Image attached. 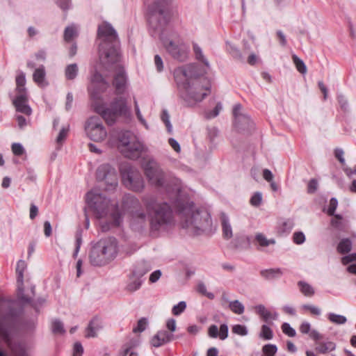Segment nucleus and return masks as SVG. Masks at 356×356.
Returning <instances> with one entry per match:
<instances>
[{"instance_id":"8fccbe9b","label":"nucleus","mask_w":356,"mask_h":356,"mask_svg":"<svg viewBox=\"0 0 356 356\" xmlns=\"http://www.w3.org/2000/svg\"><path fill=\"white\" fill-rule=\"evenodd\" d=\"M161 120L165 123L168 132L171 133L172 130V126L170 121V115L167 110H163L161 114Z\"/></svg>"},{"instance_id":"f03ea898","label":"nucleus","mask_w":356,"mask_h":356,"mask_svg":"<svg viewBox=\"0 0 356 356\" xmlns=\"http://www.w3.org/2000/svg\"><path fill=\"white\" fill-rule=\"evenodd\" d=\"M142 202L145 212L136 211L133 218L140 222H145L147 217L149 220L151 229L159 231L173 222L172 207L165 201H159L152 195H144Z\"/></svg>"},{"instance_id":"a19ab883","label":"nucleus","mask_w":356,"mask_h":356,"mask_svg":"<svg viewBox=\"0 0 356 356\" xmlns=\"http://www.w3.org/2000/svg\"><path fill=\"white\" fill-rule=\"evenodd\" d=\"M292 58L298 71L302 74H306L307 67L303 60L298 58L296 55H293Z\"/></svg>"},{"instance_id":"4be33fe9","label":"nucleus","mask_w":356,"mask_h":356,"mask_svg":"<svg viewBox=\"0 0 356 356\" xmlns=\"http://www.w3.org/2000/svg\"><path fill=\"white\" fill-rule=\"evenodd\" d=\"M220 221L223 237L228 240L233 236L232 227L229 222L228 216L224 213H220Z\"/></svg>"},{"instance_id":"393cba45","label":"nucleus","mask_w":356,"mask_h":356,"mask_svg":"<svg viewBox=\"0 0 356 356\" xmlns=\"http://www.w3.org/2000/svg\"><path fill=\"white\" fill-rule=\"evenodd\" d=\"M102 327L100 320L97 318H94L89 323L86 328V337L88 338L97 337V332Z\"/></svg>"},{"instance_id":"bb28decb","label":"nucleus","mask_w":356,"mask_h":356,"mask_svg":"<svg viewBox=\"0 0 356 356\" xmlns=\"http://www.w3.org/2000/svg\"><path fill=\"white\" fill-rule=\"evenodd\" d=\"M337 345L332 341L319 343L315 348V350L320 354H327L336 349Z\"/></svg>"},{"instance_id":"680f3d73","label":"nucleus","mask_w":356,"mask_h":356,"mask_svg":"<svg viewBox=\"0 0 356 356\" xmlns=\"http://www.w3.org/2000/svg\"><path fill=\"white\" fill-rule=\"evenodd\" d=\"M218 327L216 325H211L208 330V335L211 338H217L218 337Z\"/></svg>"},{"instance_id":"dca6fc26","label":"nucleus","mask_w":356,"mask_h":356,"mask_svg":"<svg viewBox=\"0 0 356 356\" xmlns=\"http://www.w3.org/2000/svg\"><path fill=\"white\" fill-rule=\"evenodd\" d=\"M26 264L24 260H19L17 263L16 273H17V296L19 299L24 302L29 303L31 302V298L27 297L24 293V272L26 269Z\"/></svg>"},{"instance_id":"1a4fd4ad","label":"nucleus","mask_w":356,"mask_h":356,"mask_svg":"<svg viewBox=\"0 0 356 356\" xmlns=\"http://www.w3.org/2000/svg\"><path fill=\"white\" fill-rule=\"evenodd\" d=\"M162 42L166 51L173 58L181 62L187 59L189 47L179 35L172 34L170 38H162Z\"/></svg>"},{"instance_id":"13d9d810","label":"nucleus","mask_w":356,"mask_h":356,"mask_svg":"<svg viewBox=\"0 0 356 356\" xmlns=\"http://www.w3.org/2000/svg\"><path fill=\"white\" fill-rule=\"evenodd\" d=\"M12 152L16 156H21L24 153L25 150L20 143H13L12 145Z\"/></svg>"},{"instance_id":"a878e982","label":"nucleus","mask_w":356,"mask_h":356,"mask_svg":"<svg viewBox=\"0 0 356 356\" xmlns=\"http://www.w3.org/2000/svg\"><path fill=\"white\" fill-rule=\"evenodd\" d=\"M260 275L267 280H272L280 277L282 271L280 268H269L261 270Z\"/></svg>"},{"instance_id":"bf43d9fd","label":"nucleus","mask_w":356,"mask_h":356,"mask_svg":"<svg viewBox=\"0 0 356 356\" xmlns=\"http://www.w3.org/2000/svg\"><path fill=\"white\" fill-rule=\"evenodd\" d=\"M218 337L221 340H225L228 337V326L226 324H222L220 326Z\"/></svg>"},{"instance_id":"a18cd8bd","label":"nucleus","mask_w":356,"mask_h":356,"mask_svg":"<svg viewBox=\"0 0 356 356\" xmlns=\"http://www.w3.org/2000/svg\"><path fill=\"white\" fill-rule=\"evenodd\" d=\"M70 130V126L67 125L63 127L60 130L59 134L56 138V143L58 144H61L67 138L68 132Z\"/></svg>"},{"instance_id":"58836bf2","label":"nucleus","mask_w":356,"mask_h":356,"mask_svg":"<svg viewBox=\"0 0 356 356\" xmlns=\"http://www.w3.org/2000/svg\"><path fill=\"white\" fill-rule=\"evenodd\" d=\"M51 330L55 334H63L65 332L63 323L58 319H56L52 322Z\"/></svg>"},{"instance_id":"5701e85b","label":"nucleus","mask_w":356,"mask_h":356,"mask_svg":"<svg viewBox=\"0 0 356 356\" xmlns=\"http://www.w3.org/2000/svg\"><path fill=\"white\" fill-rule=\"evenodd\" d=\"M151 265L145 261H140L134 266L132 274L133 277H142L151 270Z\"/></svg>"},{"instance_id":"6ab92c4d","label":"nucleus","mask_w":356,"mask_h":356,"mask_svg":"<svg viewBox=\"0 0 356 356\" xmlns=\"http://www.w3.org/2000/svg\"><path fill=\"white\" fill-rule=\"evenodd\" d=\"M28 96L27 93L17 94L15 99L13 100V104L16 108L17 111L22 113L25 115H30L32 113L31 107L28 105Z\"/></svg>"},{"instance_id":"0eeeda50","label":"nucleus","mask_w":356,"mask_h":356,"mask_svg":"<svg viewBox=\"0 0 356 356\" xmlns=\"http://www.w3.org/2000/svg\"><path fill=\"white\" fill-rule=\"evenodd\" d=\"M149 0H145L147 6V20L149 26L154 30H159L167 22V11L169 0L155 1L149 4Z\"/></svg>"},{"instance_id":"338daca9","label":"nucleus","mask_w":356,"mask_h":356,"mask_svg":"<svg viewBox=\"0 0 356 356\" xmlns=\"http://www.w3.org/2000/svg\"><path fill=\"white\" fill-rule=\"evenodd\" d=\"M154 64L156 67L158 72H161L163 69V60L159 55H156L154 56Z\"/></svg>"},{"instance_id":"0e129e2a","label":"nucleus","mask_w":356,"mask_h":356,"mask_svg":"<svg viewBox=\"0 0 356 356\" xmlns=\"http://www.w3.org/2000/svg\"><path fill=\"white\" fill-rule=\"evenodd\" d=\"M356 261V252L344 256L341 259V263L343 265H347L351 261Z\"/></svg>"},{"instance_id":"2eb2a0df","label":"nucleus","mask_w":356,"mask_h":356,"mask_svg":"<svg viewBox=\"0 0 356 356\" xmlns=\"http://www.w3.org/2000/svg\"><path fill=\"white\" fill-rule=\"evenodd\" d=\"M108 83L103 78L102 75L95 72L90 79L88 91L91 97L98 99L99 95L104 92L108 87Z\"/></svg>"},{"instance_id":"a211bd4d","label":"nucleus","mask_w":356,"mask_h":356,"mask_svg":"<svg viewBox=\"0 0 356 356\" xmlns=\"http://www.w3.org/2000/svg\"><path fill=\"white\" fill-rule=\"evenodd\" d=\"M89 260L92 265L96 266H102L108 264L97 243L92 247L90 251Z\"/></svg>"},{"instance_id":"9d476101","label":"nucleus","mask_w":356,"mask_h":356,"mask_svg":"<svg viewBox=\"0 0 356 356\" xmlns=\"http://www.w3.org/2000/svg\"><path fill=\"white\" fill-rule=\"evenodd\" d=\"M143 168L148 181L154 186L165 188L170 192L166 184V177L159 164L154 159H148Z\"/></svg>"},{"instance_id":"69168bd1","label":"nucleus","mask_w":356,"mask_h":356,"mask_svg":"<svg viewBox=\"0 0 356 356\" xmlns=\"http://www.w3.org/2000/svg\"><path fill=\"white\" fill-rule=\"evenodd\" d=\"M343 154H344V152L342 149H341V148L335 149L334 156L341 164H344V163H345Z\"/></svg>"},{"instance_id":"f8f14e48","label":"nucleus","mask_w":356,"mask_h":356,"mask_svg":"<svg viewBox=\"0 0 356 356\" xmlns=\"http://www.w3.org/2000/svg\"><path fill=\"white\" fill-rule=\"evenodd\" d=\"M85 131L88 137L95 142H102L107 136L106 129L98 116H92L86 120Z\"/></svg>"},{"instance_id":"473e14b6","label":"nucleus","mask_w":356,"mask_h":356,"mask_svg":"<svg viewBox=\"0 0 356 356\" xmlns=\"http://www.w3.org/2000/svg\"><path fill=\"white\" fill-rule=\"evenodd\" d=\"M139 204L138 200L131 194H126L122 199V204L124 208L134 207Z\"/></svg>"},{"instance_id":"09e8293b","label":"nucleus","mask_w":356,"mask_h":356,"mask_svg":"<svg viewBox=\"0 0 356 356\" xmlns=\"http://www.w3.org/2000/svg\"><path fill=\"white\" fill-rule=\"evenodd\" d=\"M282 330L286 335L293 337L296 334V330L288 323H284L282 325Z\"/></svg>"},{"instance_id":"cd10ccee","label":"nucleus","mask_w":356,"mask_h":356,"mask_svg":"<svg viewBox=\"0 0 356 356\" xmlns=\"http://www.w3.org/2000/svg\"><path fill=\"white\" fill-rule=\"evenodd\" d=\"M16 90L17 92V94L21 93H27L26 88H25L26 85V76L25 74L23 72H19L16 79Z\"/></svg>"},{"instance_id":"f704fd0d","label":"nucleus","mask_w":356,"mask_h":356,"mask_svg":"<svg viewBox=\"0 0 356 356\" xmlns=\"http://www.w3.org/2000/svg\"><path fill=\"white\" fill-rule=\"evenodd\" d=\"M255 310L257 313L260 315L266 321H268L270 318H276V314L274 317H273L271 313L267 310L265 306L263 305H257L255 307Z\"/></svg>"},{"instance_id":"c03bdc74","label":"nucleus","mask_w":356,"mask_h":356,"mask_svg":"<svg viewBox=\"0 0 356 356\" xmlns=\"http://www.w3.org/2000/svg\"><path fill=\"white\" fill-rule=\"evenodd\" d=\"M186 308V302L185 301H180L178 304L173 306L172 309V313L175 316H179L182 312H184V310Z\"/></svg>"},{"instance_id":"79ce46f5","label":"nucleus","mask_w":356,"mask_h":356,"mask_svg":"<svg viewBox=\"0 0 356 356\" xmlns=\"http://www.w3.org/2000/svg\"><path fill=\"white\" fill-rule=\"evenodd\" d=\"M76 29L74 25L69 26L65 28L64 31V40L70 42L74 37L76 35Z\"/></svg>"},{"instance_id":"9b49d317","label":"nucleus","mask_w":356,"mask_h":356,"mask_svg":"<svg viewBox=\"0 0 356 356\" xmlns=\"http://www.w3.org/2000/svg\"><path fill=\"white\" fill-rule=\"evenodd\" d=\"M94 110L102 115V118L107 122L112 123L118 115H125L128 113L126 99L124 98H116L111 104V108H104V106L95 104Z\"/></svg>"},{"instance_id":"e2e57ef3","label":"nucleus","mask_w":356,"mask_h":356,"mask_svg":"<svg viewBox=\"0 0 356 356\" xmlns=\"http://www.w3.org/2000/svg\"><path fill=\"white\" fill-rule=\"evenodd\" d=\"M83 348L81 343L76 342L74 346L73 356H82Z\"/></svg>"},{"instance_id":"c85d7f7f","label":"nucleus","mask_w":356,"mask_h":356,"mask_svg":"<svg viewBox=\"0 0 356 356\" xmlns=\"http://www.w3.org/2000/svg\"><path fill=\"white\" fill-rule=\"evenodd\" d=\"M300 291L307 297H312L315 294L314 288L309 283L305 281H299L298 282Z\"/></svg>"},{"instance_id":"c9c22d12","label":"nucleus","mask_w":356,"mask_h":356,"mask_svg":"<svg viewBox=\"0 0 356 356\" xmlns=\"http://www.w3.org/2000/svg\"><path fill=\"white\" fill-rule=\"evenodd\" d=\"M229 308L233 313L238 315L242 314L245 310L244 305L237 300L229 301Z\"/></svg>"},{"instance_id":"2f4dec72","label":"nucleus","mask_w":356,"mask_h":356,"mask_svg":"<svg viewBox=\"0 0 356 356\" xmlns=\"http://www.w3.org/2000/svg\"><path fill=\"white\" fill-rule=\"evenodd\" d=\"M331 225L339 230H343L346 227V222L340 214L334 215L331 220Z\"/></svg>"},{"instance_id":"f3484780","label":"nucleus","mask_w":356,"mask_h":356,"mask_svg":"<svg viewBox=\"0 0 356 356\" xmlns=\"http://www.w3.org/2000/svg\"><path fill=\"white\" fill-rule=\"evenodd\" d=\"M117 72L114 76L113 86L118 94H122L126 89L127 77L124 70L117 65Z\"/></svg>"},{"instance_id":"ddd939ff","label":"nucleus","mask_w":356,"mask_h":356,"mask_svg":"<svg viewBox=\"0 0 356 356\" xmlns=\"http://www.w3.org/2000/svg\"><path fill=\"white\" fill-rule=\"evenodd\" d=\"M97 177L104 181L105 190L112 191L118 186V174L114 168L108 163L101 165L97 170Z\"/></svg>"},{"instance_id":"37998d69","label":"nucleus","mask_w":356,"mask_h":356,"mask_svg":"<svg viewBox=\"0 0 356 356\" xmlns=\"http://www.w3.org/2000/svg\"><path fill=\"white\" fill-rule=\"evenodd\" d=\"M232 331L234 334L239 336H246L248 333L247 327L243 325H234L232 327Z\"/></svg>"},{"instance_id":"b1692460","label":"nucleus","mask_w":356,"mask_h":356,"mask_svg":"<svg viewBox=\"0 0 356 356\" xmlns=\"http://www.w3.org/2000/svg\"><path fill=\"white\" fill-rule=\"evenodd\" d=\"M254 241L255 243L258 245L257 249L259 250H264L265 248H267L270 245L275 244V240L274 238L268 239L262 233H257L255 234Z\"/></svg>"},{"instance_id":"052dcab7","label":"nucleus","mask_w":356,"mask_h":356,"mask_svg":"<svg viewBox=\"0 0 356 356\" xmlns=\"http://www.w3.org/2000/svg\"><path fill=\"white\" fill-rule=\"evenodd\" d=\"M318 188V181L315 179H312L307 186V192L309 193H314Z\"/></svg>"},{"instance_id":"3c124183","label":"nucleus","mask_w":356,"mask_h":356,"mask_svg":"<svg viewBox=\"0 0 356 356\" xmlns=\"http://www.w3.org/2000/svg\"><path fill=\"white\" fill-rule=\"evenodd\" d=\"M337 206H338V201H337V198L332 197L330 200L328 209H327V215H329V216L335 215L334 212L337 208Z\"/></svg>"},{"instance_id":"412c9836","label":"nucleus","mask_w":356,"mask_h":356,"mask_svg":"<svg viewBox=\"0 0 356 356\" xmlns=\"http://www.w3.org/2000/svg\"><path fill=\"white\" fill-rule=\"evenodd\" d=\"M46 70L43 65L35 68L33 74V81L40 87L44 88L49 85L46 79Z\"/></svg>"},{"instance_id":"603ef678","label":"nucleus","mask_w":356,"mask_h":356,"mask_svg":"<svg viewBox=\"0 0 356 356\" xmlns=\"http://www.w3.org/2000/svg\"><path fill=\"white\" fill-rule=\"evenodd\" d=\"M250 204L254 207H259L262 202V194L260 192H256L250 198Z\"/></svg>"},{"instance_id":"6e6552de","label":"nucleus","mask_w":356,"mask_h":356,"mask_svg":"<svg viewBox=\"0 0 356 356\" xmlns=\"http://www.w3.org/2000/svg\"><path fill=\"white\" fill-rule=\"evenodd\" d=\"M120 174L123 185L134 192L140 193L145 188V181L140 171L129 165L120 168Z\"/></svg>"},{"instance_id":"423d86ee","label":"nucleus","mask_w":356,"mask_h":356,"mask_svg":"<svg viewBox=\"0 0 356 356\" xmlns=\"http://www.w3.org/2000/svg\"><path fill=\"white\" fill-rule=\"evenodd\" d=\"M119 143V148L122 154L132 160L139 159L147 150L143 143L129 131L120 134Z\"/></svg>"},{"instance_id":"4d7b16f0","label":"nucleus","mask_w":356,"mask_h":356,"mask_svg":"<svg viewBox=\"0 0 356 356\" xmlns=\"http://www.w3.org/2000/svg\"><path fill=\"white\" fill-rule=\"evenodd\" d=\"M293 242L298 245L302 244L305 241V236L302 232H297L293 236Z\"/></svg>"},{"instance_id":"39448f33","label":"nucleus","mask_w":356,"mask_h":356,"mask_svg":"<svg viewBox=\"0 0 356 356\" xmlns=\"http://www.w3.org/2000/svg\"><path fill=\"white\" fill-rule=\"evenodd\" d=\"M86 201L93 210L98 218L106 217L109 213L114 226H120L122 222V216L118 207L110 204V200L103 196L98 190L92 189L87 193Z\"/></svg>"},{"instance_id":"72a5a7b5","label":"nucleus","mask_w":356,"mask_h":356,"mask_svg":"<svg viewBox=\"0 0 356 356\" xmlns=\"http://www.w3.org/2000/svg\"><path fill=\"white\" fill-rule=\"evenodd\" d=\"M352 242L348 238L342 239L337 246V251L341 254L348 253L351 250Z\"/></svg>"},{"instance_id":"4468645a","label":"nucleus","mask_w":356,"mask_h":356,"mask_svg":"<svg viewBox=\"0 0 356 356\" xmlns=\"http://www.w3.org/2000/svg\"><path fill=\"white\" fill-rule=\"evenodd\" d=\"M97 245L102 250L108 264L117 257L118 245V241L114 237L101 239L97 242Z\"/></svg>"},{"instance_id":"ea45409f","label":"nucleus","mask_w":356,"mask_h":356,"mask_svg":"<svg viewBox=\"0 0 356 356\" xmlns=\"http://www.w3.org/2000/svg\"><path fill=\"white\" fill-rule=\"evenodd\" d=\"M328 319L332 323L337 325H343L346 323L347 321V318L346 316L339 314H336L334 313H330L328 314Z\"/></svg>"},{"instance_id":"774afa93","label":"nucleus","mask_w":356,"mask_h":356,"mask_svg":"<svg viewBox=\"0 0 356 356\" xmlns=\"http://www.w3.org/2000/svg\"><path fill=\"white\" fill-rule=\"evenodd\" d=\"M293 227V222L291 220H287L282 222V229L283 232H290Z\"/></svg>"},{"instance_id":"5fc2aeb1","label":"nucleus","mask_w":356,"mask_h":356,"mask_svg":"<svg viewBox=\"0 0 356 356\" xmlns=\"http://www.w3.org/2000/svg\"><path fill=\"white\" fill-rule=\"evenodd\" d=\"M302 308L305 310H308L312 314L319 316L321 314V310L316 306L312 305H303Z\"/></svg>"},{"instance_id":"aec40b11","label":"nucleus","mask_w":356,"mask_h":356,"mask_svg":"<svg viewBox=\"0 0 356 356\" xmlns=\"http://www.w3.org/2000/svg\"><path fill=\"white\" fill-rule=\"evenodd\" d=\"M174 339L173 334L168 333L165 330L159 331L152 339L151 344L154 347H160Z\"/></svg>"},{"instance_id":"f257e3e1","label":"nucleus","mask_w":356,"mask_h":356,"mask_svg":"<svg viewBox=\"0 0 356 356\" xmlns=\"http://www.w3.org/2000/svg\"><path fill=\"white\" fill-rule=\"evenodd\" d=\"M174 185L172 192L175 193L177 199L175 201L172 200L171 204L177 209L182 227L194 235L211 232L212 220L210 213L206 210L195 209L193 204L182 200L177 181Z\"/></svg>"},{"instance_id":"de8ad7c7","label":"nucleus","mask_w":356,"mask_h":356,"mask_svg":"<svg viewBox=\"0 0 356 356\" xmlns=\"http://www.w3.org/2000/svg\"><path fill=\"white\" fill-rule=\"evenodd\" d=\"M260 337L264 338V339L270 340L273 337V331L268 326H267L266 325H264L261 327Z\"/></svg>"},{"instance_id":"e433bc0d","label":"nucleus","mask_w":356,"mask_h":356,"mask_svg":"<svg viewBox=\"0 0 356 356\" xmlns=\"http://www.w3.org/2000/svg\"><path fill=\"white\" fill-rule=\"evenodd\" d=\"M193 51L197 60L203 63L207 67H209L208 60L204 57L201 47L197 44H193Z\"/></svg>"},{"instance_id":"49530a36","label":"nucleus","mask_w":356,"mask_h":356,"mask_svg":"<svg viewBox=\"0 0 356 356\" xmlns=\"http://www.w3.org/2000/svg\"><path fill=\"white\" fill-rule=\"evenodd\" d=\"M263 353L267 356H275L277 353V346L274 344H266L262 348Z\"/></svg>"},{"instance_id":"864d4df0","label":"nucleus","mask_w":356,"mask_h":356,"mask_svg":"<svg viewBox=\"0 0 356 356\" xmlns=\"http://www.w3.org/2000/svg\"><path fill=\"white\" fill-rule=\"evenodd\" d=\"M147 324V321L146 318H140L138 321L137 326L133 329V332L135 333L142 332L143 331H144L145 330Z\"/></svg>"},{"instance_id":"7ed1b4c3","label":"nucleus","mask_w":356,"mask_h":356,"mask_svg":"<svg viewBox=\"0 0 356 356\" xmlns=\"http://www.w3.org/2000/svg\"><path fill=\"white\" fill-rule=\"evenodd\" d=\"M175 81L180 90L181 98L186 106L193 107L201 102L210 93L209 81L199 79H188V72L184 67L174 72Z\"/></svg>"},{"instance_id":"6e6d98bb","label":"nucleus","mask_w":356,"mask_h":356,"mask_svg":"<svg viewBox=\"0 0 356 356\" xmlns=\"http://www.w3.org/2000/svg\"><path fill=\"white\" fill-rule=\"evenodd\" d=\"M197 291L202 295L208 297L210 299L214 298V295L212 293H208L205 284L200 282L197 285Z\"/></svg>"},{"instance_id":"4c0bfd02","label":"nucleus","mask_w":356,"mask_h":356,"mask_svg":"<svg viewBox=\"0 0 356 356\" xmlns=\"http://www.w3.org/2000/svg\"><path fill=\"white\" fill-rule=\"evenodd\" d=\"M143 281L140 277H131V281L127 286V289L129 291L134 292L137 291L141 286Z\"/></svg>"},{"instance_id":"20e7f679","label":"nucleus","mask_w":356,"mask_h":356,"mask_svg":"<svg viewBox=\"0 0 356 356\" xmlns=\"http://www.w3.org/2000/svg\"><path fill=\"white\" fill-rule=\"evenodd\" d=\"M97 35L102 41L99 44V58L104 65L117 63L120 60V41L116 31L108 22L98 26Z\"/></svg>"},{"instance_id":"c756f323","label":"nucleus","mask_w":356,"mask_h":356,"mask_svg":"<svg viewBox=\"0 0 356 356\" xmlns=\"http://www.w3.org/2000/svg\"><path fill=\"white\" fill-rule=\"evenodd\" d=\"M79 73V67L76 63L67 65L65 69V76L67 80H74Z\"/></svg>"},{"instance_id":"7c9ffc66","label":"nucleus","mask_w":356,"mask_h":356,"mask_svg":"<svg viewBox=\"0 0 356 356\" xmlns=\"http://www.w3.org/2000/svg\"><path fill=\"white\" fill-rule=\"evenodd\" d=\"M242 106L241 104H236L233 109V114L235 118V122L240 123L241 122H249L250 118L248 116L241 114V110Z\"/></svg>"}]
</instances>
